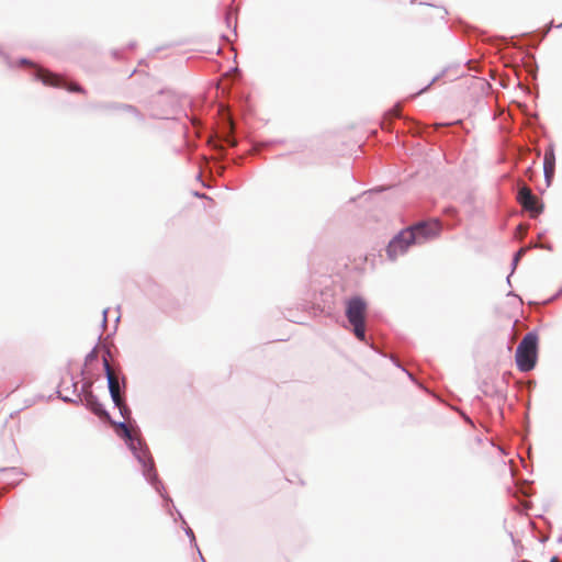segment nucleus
<instances>
[{"mask_svg":"<svg viewBox=\"0 0 562 562\" xmlns=\"http://www.w3.org/2000/svg\"><path fill=\"white\" fill-rule=\"evenodd\" d=\"M119 408L121 416L124 418L123 422H110L114 427L116 435L124 440L127 448L131 450L137 462L142 467V473L145 480L154 487V490L162 497L165 502V507L171 514V507L173 509L175 506L172 504V499L168 494L165 493L164 483L160 481L154 459L148 449L147 443L140 435V429L136 425L135 427L130 428L126 420L130 419L132 415V411L125 402V398L120 396V401L117 405H114Z\"/></svg>","mask_w":562,"mask_h":562,"instance_id":"f257e3e1","label":"nucleus"},{"mask_svg":"<svg viewBox=\"0 0 562 562\" xmlns=\"http://www.w3.org/2000/svg\"><path fill=\"white\" fill-rule=\"evenodd\" d=\"M439 220L420 221L398 232L386 246V256L395 261L400 256L406 254L413 245H424L439 236L441 232Z\"/></svg>","mask_w":562,"mask_h":562,"instance_id":"f03ea898","label":"nucleus"},{"mask_svg":"<svg viewBox=\"0 0 562 562\" xmlns=\"http://www.w3.org/2000/svg\"><path fill=\"white\" fill-rule=\"evenodd\" d=\"M367 302L359 295H355L346 300V317L351 326V331L355 337L369 345L367 333H366V321H367Z\"/></svg>","mask_w":562,"mask_h":562,"instance_id":"7ed1b4c3","label":"nucleus"},{"mask_svg":"<svg viewBox=\"0 0 562 562\" xmlns=\"http://www.w3.org/2000/svg\"><path fill=\"white\" fill-rule=\"evenodd\" d=\"M539 337L536 331L527 333L518 344L515 361L519 371L529 372L535 369L538 360Z\"/></svg>","mask_w":562,"mask_h":562,"instance_id":"20e7f679","label":"nucleus"},{"mask_svg":"<svg viewBox=\"0 0 562 562\" xmlns=\"http://www.w3.org/2000/svg\"><path fill=\"white\" fill-rule=\"evenodd\" d=\"M18 66H30L32 75L35 80L42 81L45 86H52L56 88H64L70 92H83V89L76 82L69 81L67 78L61 77L55 72H52L43 67L35 65L29 58H20Z\"/></svg>","mask_w":562,"mask_h":562,"instance_id":"39448f33","label":"nucleus"},{"mask_svg":"<svg viewBox=\"0 0 562 562\" xmlns=\"http://www.w3.org/2000/svg\"><path fill=\"white\" fill-rule=\"evenodd\" d=\"M178 104V98L171 90H160L151 101V116L155 119H169V114Z\"/></svg>","mask_w":562,"mask_h":562,"instance_id":"423d86ee","label":"nucleus"},{"mask_svg":"<svg viewBox=\"0 0 562 562\" xmlns=\"http://www.w3.org/2000/svg\"><path fill=\"white\" fill-rule=\"evenodd\" d=\"M92 382L83 383L81 393L79 394L80 402L95 416L104 422H112L111 415L105 409L103 404L92 392Z\"/></svg>","mask_w":562,"mask_h":562,"instance_id":"0eeeda50","label":"nucleus"},{"mask_svg":"<svg viewBox=\"0 0 562 562\" xmlns=\"http://www.w3.org/2000/svg\"><path fill=\"white\" fill-rule=\"evenodd\" d=\"M103 370L108 381V389L111 400L114 405H117L121 396L120 391H125L126 389V378L125 375H121L120 379L114 376L106 357H103Z\"/></svg>","mask_w":562,"mask_h":562,"instance_id":"6e6552de","label":"nucleus"},{"mask_svg":"<svg viewBox=\"0 0 562 562\" xmlns=\"http://www.w3.org/2000/svg\"><path fill=\"white\" fill-rule=\"evenodd\" d=\"M517 200L531 217H537L543 211L542 202L527 187H522L518 190Z\"/></svg>","mask_w":562,"mask_h":562,"instance_id":"1a4fd4ad","label":"nucleus"},{"mask_svg":"<svg viewBox=\"0 0 562 562\" xmlns=\"http://www.w3.org/2000/svg\"><path fill=\"white\" fill-rule=\"evenodd\" d=\"M100 108L101 109H108V110L123 111V112H126V113H130V114L134 115L139 122L144 121V115L137 110V108H135L134 105H131V104L106 103V104L100 105Z\"/></svg>","mask_w":562,"mask_h":562,"instance_id":"9d476101","label":"nucleus"},{"mask_svg":"<svg viewBox=\"0 0 562 562\" xmlns=\"http://www.w3.org/2000/svg\"><path fill=\"white\" fill-rule=\"evenodd\" d=\"M177 514H178V517L181 519L182 524L184 525L183 529H184L186 535L189 537L191 544H193L196 549H199L193 530L187 525L182 514L178 510H177ZM198 551H200V550H198ZM199 554H200V558L202 559V561L205 562L201 552H199Z\"/></svg>","mask_w":562,"mask_h":562,"instance_id":"9b49d317","label":"nucleus"},{"mask_svg":"<svg viewBox=\"0 0 562 562\" xmlns=\"http://www.w3.org/2000/svg\"><path fill=\"white\" fill-rule=\"evenodd\" d=\"M526 252H527V248L522 247L514 254V257L512 260V271H510V274L507 277V283L509 285H510V276L515 272L519 261L521 260V258L525 256Z\"/></svg>","mask_w":562,"mask_h":562,"instance_id":"f8f14e48","label":"nucleus"},{"mask_svg":"<svg viewBox=\"0 0 562 562\" xmlns=\"http://www.w3.org/2000/svg\"><path fill=\"white\" fill-rule=\"evenodd\" d=\"M555 169V157L552 148L546 150L543 158V168Z\"/></svg>","mask_w":562,"mask_h":562,"instance_id":"ddd939ff","label":"nucleus"},{"mask_svg":"<svg viewBox=\"0 0 562 562\" xmlns=\"http://www.w3.org/2000/svg\"><path fill=\"white\" fill-rule=\"evenodd\" d=\"M446 72H447V69L442 70L440 74H438L437 76H435V77L431 79V81H430V82H429L425 88H423L418 93L420 94V93H423V92L427 91V90L429 89V87H430L431 85H434L436 81H438L440 78H442V77L446 75Z\"/></svg>","mask_w":562,"mask_h":562,"instance_id":"4468645a","label":"nucleus"},{"mask_svg":"<svg viewBox=\"0 0 562 562\" xmlns=\"http://www.w3.org/2000/svg\"><path fill=\"white\" fill-rule=\"evenodd\" d=\"M527 231H528V226L526 224H519L517 227H516V237L517 238H524L527 234Z\"/></svg>","mask_w":562,"mask_h":562,"instance_id":"2eb2a0df","label":"nucleus"},{"mask_svg":"<svg viewBox=\"0 0 562 562\" xmlns=\"http://www.w3.org/2000/svg\"><path fill=\"white\" fill-rule=\"evenodd\" d=\"M543 171H544V180L547 182V186H550L551 184V181L554 177V171L555 169H549V168H543Z\"/></svg>","mask_w":562,"mask_h":562,"instance_id":"dca6fc26","label":"nucleus"},{"mask_svg":"<svg viewBox=\"0 0 562 562\" xmlns=\"http://www.w3.org/2000/svg\"><path fill=\"white\" fill-rule=\"evenodd\" d=\"M98 359V352H97V347H94L87 356H86V359H85V362L86 364H89L93 361H95Z\"/></svg>","mask_w":562,"mask_h":562,"instance_id":"f3484780","label":"nucleus"},{"mask_svg":"<svg viewBox=\"0 0 562 562\" xmlns=\"http://www.w3.org/2000/svg\"><path fill=\"white\" fill-rule=\"evenodd\" d=\"M0 472L4 476H9V475L18 476V475H20V472H19V470L16 468L1 469Z\"/></svg>","mask_w":562,"mask_h":562,"instance_id":"a211bd4d","label":"nucleus"},{"mask_svg":"<svg viewBox=\"0 0 562 562\" xmlns=\"http://www.w3.org/2000/svg\"><path fill=\"white\" fill-rule=\"evenodd\" d=\"M233 18H234L233 10L231 8H228L225 12V23L228 27L232 25Z\"/></svg>","mask_w":562,"mask_h":562,"instance_id":"6ab92c4d","label":"nucleus"},{"mask_svg":"<svg viewBox=\"0 0 562 562\" xmlns=\"http://www.w3.org/2000/svg\"><path fill=\"white\" fill-rule=\"evenodd\" d=\"M386 115H387V116H392V117H397V116H400V115H401V108H400V105H397V106H395V108L391 109V110L387 112V114H386Z\"/></svg>","mask_w":562,"mask_h":562,"instance_id":"aec40b11","label":"nucleus"},{"mask_svg":"<svg viewBox=\"0 0 562 562\" xmlns=\"http://www.w3.org/2000/svg\"><path fill=\"white\" fill-rule=\"evenodd\" d=\"M58 397H59L63 402H65V403H75V404H77V403H78V401H77V400H72V398H70V397H68V396H65V395H63L59 391H58Z\"/></svg>","mask_w":562,"mask_h":562,"instance_id":"412c9836","label":"nucleus"},{"mask_svg":"<svg viewBox=\"0 0 562 562\" xmlns=\"http://www.w3.org/2000/svg\"><path fill=\"white\" fill-rule=\"evenodd\" d=\"M108 312H109V308H104V310L102 311V315H103L102 326H103V327H105L106 322H108V318H106V316H108Z\"/></svg>","mask_w":562,"mask_h":562,"instance_id":"4be33fe9","label":"nucleus"},{"mask_svg":"<svg viewBox=\"0 0 562 562\" xmlns=\"http://www.w3.org/2000/svg\"><path fill=\"white\" fill-rule=\"evenodd\" d=\"M382 127L385 128V130H390L391 128V123H387L386 119H385L383 124H382Z\"/></svg>","mask_w":562,"mask_h":562,"instance_id":"5701e85b","label":"nucleus"},{"mask_svg":"<svg viewBox=\"0 0 562 562\" xmlns=\"http://www.w3.org/2000/svg\"><path fill=\"white\" fill-rule=\"evenodd\" d=\"M560 295H562V288L557 292V294H555V295H553V296L551 297V300H550V301H553V300L558 299Z\"/></svg>","mask_w":562,"mask_h":562,"instance_id":"b1692460","label":"nucleus"},{"mask_svg":"<svg viewBox=\"0 0 562 562\" xmlns=\"http://www.w3.org/2000/svg\"><path fill=\"white\" fill-rule=\"evenodd\" d=\"M1 55H3V57L5 58V61L8 64L9 67H13L12 63L9 60L8 56H5L3 53H1Z\"/></svg>","mask_w":562,"mask_h":562,"instance_id":"393cba45","label":"nucleus"},{"mask_svg":"<svg viewBox=\"0 0 562 562\" xmlns=\"http://www.w3.org/2000/svg\"><path fill=\"white\" fill-rule=\"evenodd\" d=\"M113 56H114V58L119 59V58H121V53L119 50H114Z\"/></svg>","mask_w":562,"mask_h":562,"instance_id":"a878e982","label":"nucleus"},{"mask_svg":"<svg viewBox=\"0 0 562 562\" xmlns=\"http://www.w3.org/2000/svg\"><path fill=\"white\" fill-rule=\"evenodd\" d=\"M19 481L16 480H12V481H7L8 484H10L11 486H14L15 484H18Z\"/></svg>","mask_w":562,"mask_h":562,"instance_id":"bb28decb","label":"nucleus"},{"mask_svg":"<svg viewBox=\"0 0 562 562\" xmlns=\"http://www.w3.org/2000/svg\"><path fill=\"white\" fill-rule=\"evenodd\" d=\"M541 247L547 249V250H552V246L550 244H547V245L541 246Z\"/></svg>","mask_w":562,"mask_h":562,"instance_id":"cd10ccee","label":"nucleus"},{"mask_svg":"<svg viewBox=\"0 0 562 562\" xmlns=\"http://www.w3.org/2000/svg\"><path fill=\"white\" fill-rule=\"evenodd\" d=\"M77 385H78V383H77V382H74V383H72L74 393L77 391Z\"/></svg>","mask_w":562,"mask_h":562,"instance_id":"c85d7f7f","label":"nucleus"},{"mask_svg":"<svg viewBox=\"0 0 562 562\" xmlns=\"http://www.w3.org/2000/svg\"><path fill=\"white\" fill-rule=\"evenodd\" d=\"M134 46H135V43H130V44H128V47H130L131 49H133V48H134Z\"/></svg>","mask_w":562,"mask_h":562,"instance_id":"c756f323","label":"nucleus"},{"mask_svg":"<svg viewBox=\"0 0 562 562\" xmlns=\"http://www.w3.org/2000/svg\"><path fill=\"white\" fill-rule=\"evenodd\" d=\"M195 196H200V198H202V196H204V194H199V193L196 192V193H195Z\"/></svg>","mask_w":562,"mask_h":562,"instance_id":"7c9ffc66","label":"nucleus"}]
</instances>
